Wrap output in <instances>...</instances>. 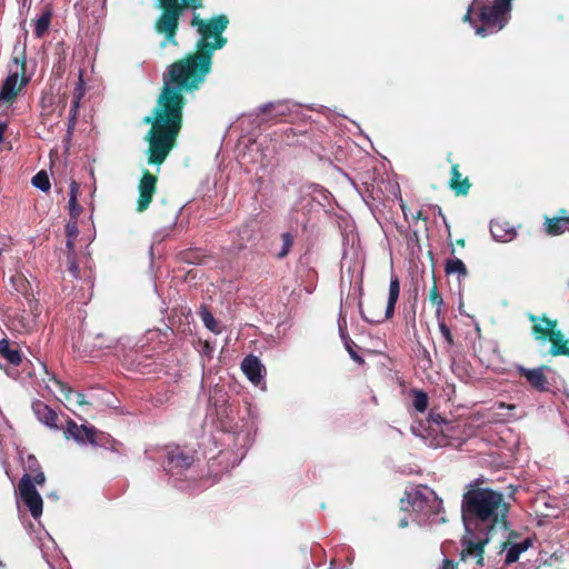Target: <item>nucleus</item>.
<instances>
[{"mask_svg": "<svg viewBox=\"0 0 569 569\" xmlns=\"http://www.w3.org/2000/svg\"><path fill=\"white\" fill-rule=\"evenodd\" d=\"M92 341L90 342L93 348L103 349L110 348L112 343V339L106 337L103 333H97L96 336L88 337Z\"/></svg>", "mask_w": 569, "mask_h": 569, "instance_id": "nucleus-34", "label": "nucleus"}, {"mask_svg": "<svg viewBox=\"0 0 569 569\" xmlns=\"http://www.w3.org/2000/svg\"><path fill=\"white\" fill-rule=\"evenodd\" d=\"M529 320L533 323L535 339L550 342L549 353L552 357H569V339H566L561 330L557 329L556 320H551L545 315L541 317L530 315Z\"/></svg>", "mask_w": 569, "mask_h": 569, "instance_id": "nucleus-5", "label": "nucleus"}, {"mask_svg": "<svg viewBox=\"0 0 569 569\" xmlns=\"http://www.w3.org/2000/svg\"><path fill=\"white\" fill-rule=\"evenodd\" d=\"M413 236H415L416 240L418 241V233H417V231L413 232Z\"/></svg>", "mask_w": 569, "mask_h": 569, "instance_id": "nucleus-51", "label": "nucleus"}, {"mask_svg": "<svg viewBox=\"0 0 569 569\" xmlns=\"http://www.w3.org/2000/svg\"><path fill=\"white\" fill-rule=\"evenodd\" d=\"M456 244H458V246H460V247H465V246H466V241H465V239H462V238H461V239H458V240L456 241Z\"/></svg>", "mask_w": 569, "mask_h": 569, "instance_id": "nucleus-49", "label": "nucleus"}, {"mask_svg": "<svg viewBox=\"0 0 569 569\" xmlns=\"http://www.w3.org/2000/svg\"><path fill=\"white\" fill-rule=\"evenodd\" d=\"M34 485L30 475H23L18 483V493L31 516L38 519L42 515L43 500Z\"/></svg>", "mask_w": 569, "mask_h": 569, "instance_id": "nucleus-9", "label": "nucleus"}, {"mask_svg": "<svg viewBox=\"0 0 569 569\" xmlns=\"http://www.w3.org/2000/svg\"><path fill=\"white\" fill-rule=\"evenodd\" d=\"M413 219H417V220H418V219H421V220H423V221H427V219H428V218L423 214V212H422L421 210H419V211L417 212V214H416V216H413Z\"/></svg>", "mask_w": 569, "mask_h": 569, "instance_id": "nucleus-47", "label": "nucleus"}, {"mask_svg": "<svg viewBox=\"0 0 569 569\" xmlns=\"http://www.w3.org/2000/svg\"><path fill=\"white\" fill-rule=\"evenodd\" d=\"M449 188L455 192L456 196H467L469 193L471 183L469 179L462 178L459 170V164L453 163L450 171Z\"/></svg>", "mask_w": 569, "mask_h": 569, "instance_id": "nucleus-19", "label": "nucleus"}, {"mask_svg": "<svg viewBox=\"0 0 569 569\" xmlns=\"http://www.w3.org/2000/svg\"><path fill=\"white\" fill-rule=\"evenodd\" d=\"M412 405L415 409L419 412H425L429 402L428 395L421 390H412Z\"/></svg>", "mask_w": 569, "mask_h": 569, "instance_id": "nucleus-29", "label": "nucleus"}, {"mask_svg": "<svg viewBox=\"0 0 569 569\" xmlns=\"http://www.w3.org/2000/svg\"><path fill=\"white\" fill-rule=\"evenodd\" d=\"M458 566L457 562H455L451 559H443L442 561V568L441 569H456Z\"/></svg>", "mask_w": 569, "mask_h": 569, "instance_id": "nucleus-44", "label": "nucleus"}, {"mask_svg": "<svg viewBox=\"0 0 569 569\" xmlns=\"http://www.w3.org/2000/svg\"><path fill=\"white\" fill-rule=\"evenodd\" d=\"M438 323H439L440 333L445 338L448 346L452 347L455 345V339H453L450 328L445 323L443 317H441L440 320H438Z\"/></svg>", "mask_w": 569, "mask_h": 569, "instance_id": "nucleus-35", "label": "nucleus"}, {"mask_svg": "<svg viewBox=\"0 0 569 569\" xmlns=\"http://www.w3.org/2000/svg\"><path fill=\"white\" fill-rule=\"evenodd\" d=\"M428 425L430 429H432L436 432L439 431L441 432L442 436H445L443 427L448 428L450 423L440 415L431 412L428 418Z\"/></svg>", "mask_w": 569, "mask_h": 569, "instance_id": "nucleus-28", "label": "nucleus"}, {"mask_svg": "<svg viewBox=\"0 0 569 569\" xmlns=\"http://www.w3.org/2000/svg\"><path fill=\"white\" fill-rule=\"evenodd\" d=\"M507 407H508L509 409H515V408H516V407H515V405H509V406H507Z\"/></svg>", "mask_w": 569, "mask_h": 569, "instance_id": "nucleus-52", "label": "nucleus"}, {"mask_svg": "<svg viewBox=\"0 0 569 569\" xmlns=\"http://www.w3.org/2000/svg\"><path fill=\"white\" fill-rule=\"evenodd\" d=\"M49 381L53 383L58 391L63 396L66 401L74 403L79 407H84L89 405V402L86 400L84 393L76 392L70 386L59 380L54 376H52Z\"/></svg>", "mask_w": 569, "mask_h": 569, "instance_id": "nucleus-15", "label": "nucleus"}, {"mask_svg": "<svg viewBox=\"0 0 569 569\" xmlns=\"http://www.w3.org/2000/svg\"><path fill=\"white\" fill-rule=\"evenodd\" d=\"M500 2L506 7L509 11H511V0H500Z\"/></svg>", "mask_w": 569, "mask_h": 569, "instance_id": "nucleus-48", "label": "nucleus"}, {"mask_svg": "<svg viewBox=\"0 0 569 569\" xmlns=\"http://www.w3.org/2000/svg\"><path fill=\"white\" fill-rule=\"evenodd\" d=\"M26 470L28 472L24 475H30L33 483L42 486L46 482V476L41 470L38 459L33 455L27 457Z\"/></svg>", "mask_w": 569, "mask_h": 569, "instance_id": "nucleus-22", "label": "nucleus"}, {"mask_svg": "<svg viewBox=\"0 0 569 569\" xmlns=\"http://www.w3.org/2000/svg\"><path fill=\"white\" fill-rule=\"evenodd\" d=\"M445 271L447 274H455L457 273L459 277H467L468 270L466 264L462 262V260L455 258V259H448L445 264Z\"/></svg>", "mask_w": 569, "mask_h": 569, "instance_id": "nucleus-26", "label": "nucleus"}, {"mask_svg": "<svg viewBox=\"0 0 569 569\" xmlns=\"http://www.w3.org/2000/svg\"><path fill=\"white\" fill-rule=\"evenodd\" d=\"M64 437L67 439L72 438L80 445L90 443L92 446L100 445L101 440L104 438L103 433L98 431L94 427L78 425L72 419H68L67 421Z\"/></svg>", "mask_w": 569, "mask_h": 569, "instance_id": "nucleus-11", "label": "nucleus"}, {"mask_svg": "<svg viewBox=\"0 0 569 569\" xmlns=\"http://www.w3.org/2000/svg\"><path fill=\"white\" fill-rule=\"evenodd\" d=\"M32 410L37 419L50 428H58V413L41 400L32 402Z\"/></svg>", "mask_w": 569, "mask_h": 569, "instance_id": "nucleus-17", "label": "nucleus"}, {"mask_svg": "<svg viewBox=\"0 0 569 569\" xmlns=\"http://www.w3.org/2000/svg\"><path fill=\"white\" fill-rule=\"evenodd\" d=\"M192 12L189 24L199 36L196 49L168 66L156 106L151 114L143 119V123L150 124L144 136L149 166L160 167L177 146L186 106L183 92L200 89L212 70L214 52L224 48L228 42L223 36L229 26L226 14L204 19L197 10Z\"/></svg>", "mask_w": 569, "mask_h": 569, "instance_id": "nucleus-1", "label": "nucleus"}, {"mask_svg": "<svg viewBox=\"0 0 569 569\" xmlns=\"http://www.w3.org/2000/svg\"><path fill=\"white\" fill-rule=\"evenodd\" d=\"M531 546L530 539H525L523 541L519 543H512L507 549L506 565H510L512 562H516L519 559V556L521 552L526 551Z\"/></svg>", "mask_w": 569, "mask_h": 569, "instance_id": "nucleus-25", "label": "nucleus"}, {"mask_svg": "<svg viewBox=\"0 0 569 569\" xmlns=\"http://www.w3.org/2000/svg\"><path fill=\"white\" fill-rule=\"evenodd\" d=\"M566 230L569 231V211L560 209L558 216L553 218L546 217L545 231L548 236H559Z\"/></svg>", "mask_w": 569, "mask_h": 569, "instance_id": "nucleus-14", "label": "nucleus"}, {"mask_svg": "<svg viewBox=\"0 0 569 569\" xmlns=\"http://www.w3.org/2000/svg\"><path fill=\"white\" fill-rule=\"evenodd\" d=\"M0 355L13 366H19L22 362L20 350L11 348L10 342L6 339L0 340Z\"/></svg>", "mask_w": 569, "mask_h": 569, "instance_id": "nucleus-24", "label": "nucleus"}, {"mask_svg": "<svg viewBox=\"0 0 569 569\" xmlns=\"http://www.w3.org/2000/svg\"><path fill=\"white\" fill-rule=\"evenodd\" d=\"M489 541V535H485L483 538L473 539H462V550L460 552L461 560L475 559L476 563L479 566L483 565V553H485V545Z\"/></svg>", "mask_w": 569, "mask_h": 569, "instance_id": "nucleus-13", "label": "nucleus"}, {"mask_svg": "<svg viewBox=\"0 0 569 569\" xmlns=\"http://www.w3.org/2000/svg\"><path fill=\"white\" fill-rule=\"evenodd\" d=\"M32 184L40 189L41 191H49L50 190V180H49V177L47 174L46 171L41 170L39 171L38 173H36L33 177H32Z\"/></svg>", "mask_w": 569, "mask_h": 569, "instance_id": "nucleus-31", "label": "nucleus"}, {"mask_svg": "<svg viewBox=\"0 0 569 569\" xmlns=\"http://www.w3.org/2000/svg\"><path fill=\"white\" fill-rule=\"evenodd\" d=\"M241 369L247 378L254 385L260 383L262 379L261 371L263 369L258 357L248 355L241 362Z\"/></svg>", "mask_w": 569, "mask_h": 569, "instance_id": "nucleus-18", "label": "nucleus"}, {"mask_svg": "<svg viewBox=\"0 0 569 569\" xmlns=\"http://www.w3.org/2000/svg\"><path fill=\"white\" fill-rule=\"evenodd\" d=\"M69 271L74 276H79V267L74 259L69 258Z\"/></svg>", "mask_w": 569, "mask_h": 569, "instance_id": "nucleus-42", "label": "nucleus"}, {"mask_svg": "<svg viewBox=\"0 0 569 569\" xmlns=\"http://www.w3.org/2000/svg\"><path fill=\"white\" fill-rule=\"evenodd\" d=\"M26 47L18 43L13 47L9 74L0 88V109L12 107L28 86L30 78L26 76Z\"/></svg>", "mask_w": 569, "mask_h": 569, "instance_id": "nucleus-4", "label": "nucleus"}, {"mask_svg": "<svg viewBox=\"0 0 569 569\" xmlns=\"http://www.w3.org/2000/svg\"><path fill=\"white\" fill-rule=\"evenodd\" d=\"M194 458L192 452L182 449L179 446L167 447V456L164 461V469L170 473H180L188 469L193 463Z\"/></svg>", "mask_w": 569, "mask_h": 569, "instance_id": "nucleus-12", "label": "nucleus"}, {"mask_svg": "<svg viewBox=\"0 0 569 569\" xmlns=\"http://www.w3.org/2000/svg\"><path fill=\"white\" fill-rule=\"evenodd\" d=\"M158 190V177L148 169H143L138 182V198L136 210L144 212L151 204Z\"/></svg>", "mask_w": 569, "mask_h": 569, "instance_id": "nucleus-10", "label": "nucleus"}, {"mask_svg": "<svg viewBox=\"0 0 569 569\" xmlns=\"http://www.w3.org/2000/svg\"><path fill=\"white\" fill-rule=\"evenodd\" d=\"M477 12V7H473V2L468 8L466 14L463 16V21L469 22L470 24L476 26V21L472 19V14Z\"/></svg>", "mask_w": 569, "mask_h": 569, "instance_id": "nucleus-39", "label": "nucleus"}, {"mask_svg": "<svg viewBox=\"0 0 569 569\" xmlns=\"http://www.w3.org/2000/svg\"><path fill=\"white\" fill-rule=\"evenodd\" d=\"M441 505L442 501L426 486L406 490V497L400 500L401 510L423 516L438 515L442 509Z\"/></svg>", "mask_w": 569, "mask_h": 569, "instance_id": "nucleus-6", "label": "nucleus"}, {"mask_svg": "<svg viewBox=\"0 0 569 569\" xmlns=\"http://www.w3.org/2000/svg\"><path fill=\"white\" fill-rule=\"evenodd\" d=\"M490 232L495 240L500 242H508L516 236L513 228H506L503 222L492 221L490 223Z\"/></svg>", "mask_w": 569, "mask_h": 569, "instance_id": "nucleus-23", "label": "nucleus"}, {"mask_svg": "<svg viewBox=\"0 0 569 569\" xmlns=\"http://www.w3.org/2000/svg\"><path fill=\"white\" fill-rule=\"evenodd\" d=\"M346 345H347V349H348V351H349V353H350L351 358H352L353 360L359 361V362H363V359H362L361 357H359V356H358V355H357V353L351 349V347H350L348 343H346Z\"/></svg>", "mask_w": 569, "mask_h": 569, "instance_id": "nucleus-45", "label": "nucleus"}, {"mask_svg": "<svg viewBox=\"0 0 569 569\" xmlns=\"http://www.w3.org/2000/svg\"><path fill=\"white\" fill-rule=\"evenodd\" d=\"M281 240H282V248L277 253V257L279 259L286 258L288 256V253L290 252L292 246H293V237L289 232L282 233L281 234Z\"/></svg>", "mask_w": 569, "mask_h": 569, "instance_id": "nucleus-32", "label": "nucleus"}, {"mask_svg": "<svg viewBox=\"0 0 569 569\" xmlns=\"http://www.w3.org/2000/svg\"><path fill=\"white\" fill-rule=\"evenodd\" d=\"M52 16V9L49 6H47L43 8L40 17L32 21L34 27L33 33L36 38L40 39L48 32L51 24Z\"/></svg>", "mask_w": 569, "mask_h": 569, "instance_id": "nucleus-21", "label": "nucleus"}, {"mask_svg": "<svg viewBox=\"0 0 569 569\" xmlns=\"http://www.w3.org/2000/svg\"><path fill=\"white\" fill-rule=\"evenodd\" d=\"M68 208L71 219L78 220V218L82 213V207L79 204L78 199H74L73 197L72 199H69Z\"/></svg>", "mask_w": 569, "mask_h": 569, "instance_id": "nucleus-36", "label": "nucleus"}, {"mask_svg": "<svg viewBox=\"0 0 569 569\" xmlns=\"http://www.w3.org/2000/svg\"><path fill=\"white\" fill-rule=\"evenodd\" d=\"M80 192V184L76 180H71L69 186V199H78Z\"/></svg>", "mask_w": 569, "mask_h": 569, "instance_id": "nucleus-40", "label": "nucleus"}, {"mask_svg": "<svg viewBox=\"0 0 569 569\" xmlns=\"http://www.w3.org/2000/svg\"><path fill=\"white\" fill-rule=\"evenodd\" d=\"M378 305H381L379 301H371L367 308V310H365L362 308V310L366 312V315H375L378 310Z\"/></svg>", "mask_w": 569, "mask_h": 569, "instance_id": "nucleus-41", "label": "nucleus"}, {"mask_svg": "<svg viewBox=\"0 0 569 569\" xmlns=\"http://www.w3.org/2000/svg\"><path fill=\"white\" fill-rule=\"evenodd\" d=\"M84 92H86L84 81H83L82 77L80 76L79 80L77 82V86L74 88L73 97H72V102H71V104H74V109H79L80 101L83 98Z\"/></svg>", "mask_w": 569, "mask_h": 569, "instance_id": "nucleus-33", "label": "nucleus"}, {"mask_svg": "<svg viewBox=\"0 0 569 569\" xmlns=\"http://www.w3.org/2000/svg\"><path fill=\"white\" fill-rule=\"evenodd\" d=\"M429 301L431 302L432 306L436 307V318H437V320H440V318L443 317L442 316L443 299H442L440 292L438 291L436 283H433L432 288L430 289Z\"/></svg>", "mask_w": 569, "mask_h": 569, "instance_id": "nucleus-27", "label": "nucleus"}, {"mask_svg": "<svg viewBox=\"0 0 569 569\" xmlns=\"http://www.w3.org/2000/svg\"><path fill=\"white\" fill-rule=\"evenodd\" d=\"M473 7H477L478 19L482 23L476 27V33L481 37H486L489 31H499L508 23L510 11L500 0H495L492 4L485 0H473Z\"/></svg>", "mask_w": 569, "mask_h": 569, "instance_id": "nucleus-7", "label": "nucleus"}, {"mask_svg": "<svg viewBox=\"0 0 569 569\" xmlns=\"http://www.w3.org/2000/svg\"><path fill=\"white\" fill-rule=\"evenodd\" d=\"M400 295V282L398 277L392 276L390 280L389 286V295H388V302L385 312H382V306L378 305V310L375 315H366V312L362 310V303L359 302V311L361 318L371 325H378L383 322L387 319H390L393 317L396 303L399 299Z\"/></svg>", "mask_w": 569, "mask_h": 569, "instance_id": "nucleus-8", "label": "nucleus"}, {"mask_svg": "<svg viewBox=\"0 0 569 569\" xmlns=\"http://www.w3.org/2000/svg\"><path fill=\"white\" fill-rule=\"evenodd\" d=\"M339 330H340L341 337L345 338V335L347 331V322L345 319L342 320V323L339 322Z\"/></svg>", "mask_w": 569, "mask_h": 569, "instance_id": "nucleus-46", "label": "nucleus"}, {"mask_svg": "<svg viewBox=\"0 0 569 569\" xmlns=\"http://www.w3.org/2000/svg\"><path fill=\"white\" fill-rule=\"evenodd\" d=\"M259 113L266 117L263 120L280 121L289 114V107L283 102H270L261 106Z\"/></svg>", "mask_w": 569, "mask_h": 569, "instance_id": "nucleus-20", "label": "nucleus"}, {"mask_svg": "<svg viewBox=\"0 0 569 569\" xmlns=\"http://www.w3.org/2000/svg\"><path fill=\"white\" fill-rule=\"evenodd\" d=\"M199 315L207 329L212 332H218L217 321L206 306H201Z\"/></svg>", "mask_w": 569, "mask_h": 569, "instance_id": "nucleus-30", "label": "nucleus"}, {"mask_svg": "<svg viewBox=\"0 0 569 569\" xmlns=\"http://www.w3.org/2000/svg\"><path fill=\"white\" fill-rule=\"evenodd\" d=\"M509 505L501 492L470 485L462 496L461 513L468 531L490 535L497 526H505Z\"/></svg>", "mask_w": 569, "mask_h": 569, "instance_id": "nucleus-2", "label": "nucleus"}, {"mask_svg": "<svg viewBox=\"0 0 569 569\" xmlns=\"http://www.w3.org/2000/svg\"><path fill=\"white\" fill-rule=\"evenodd\" d=\"M156 7L160 10L153 28L163 37L161 48L167 44L178 46L177 34L180 19L186 10L196 11L204 7L203 0H156Z\"/></svg>", "mask_w": 569, "mask_h": 569, "instance_id": "nucleus-3", "label": "nucleus"}, {"mask_svg": "<svg viewBox=\"0 0 569 569\" xmlns=\"http://www.w3.org/2000/svg\"><path fill=\"white\" fill-rule=\"evenodd\" d=\"M520 377L527 379L528 383L538 391H547L549 383L542 368L526 369L520 367L518 370Z\"/></svg>", "mask_w": 569, "mask_h": 569, "instance_id": "nucleus-16", "label": "nucleus"}, {"mask_svg": "<svg viewBox=\"0 0 569 569\" xmlns=\"http://www.w3.org/2000/svg\"><path fill=\"white\" fill-rule=\"evenodd\" d=\"M66 233L69 238L68 240V247H72V239L77 237L78 234V223L77 220L69 221L66 224Z\"/></svg>", "mask_w": 569, "mask_h": 569, "instance_id": "nucleus-37", "label": "nucleus"}, {"mask_svg": "<svg viewBox=\"0 0 569 569\" xmlns=\"http://www.w3.org/2000/svg\"><path fill=\"white\" fill-rule=\"evenodd\" d=\"M399 526H400L401 528H405V527H407V526H408V521H407V520H401V521H400V523H399Z\"/></svg>", "mask_w": 569, "mask_h": 569, "instance_id": "nucleus-50", "label": "nucleus"}, {"mask_svg": "<svg viewBox=\"0 0 569 569\" xmlns=\"http://www.w3.org/2000/svg\"><path fill=\"white\" fill-rule=\"evenodd\" d=\"M8 126H9V123L7 120L0 119V143L3 141L4 132L7 131Z\"/></svg>", "mask_w": 569, "mask_h": 569, "instance_id": "nucleus-43", "label": "nucleus"}, {"mask_svg": "<svg viewBox=\"0 0 569 569\" xmlns=\"http://www.w3.org/2000/svg\"><path fill=\"white\" fill-rule=\"evenodd\" d=\"M78 110L79 109H74V104H71V109H70L69 118H68V132L69 133H71L76 127V122H77V118H78Z\"/></svg>", "mask_w": 569, "mask_h": 569, "instance_id": "nucleus-38", "label": "nucleus"}]
</instances>
